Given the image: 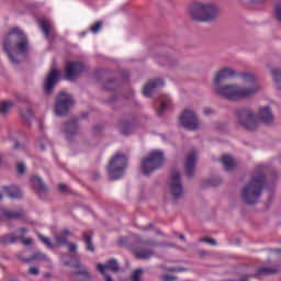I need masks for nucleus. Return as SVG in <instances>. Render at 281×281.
I'll return each mask as SVG.
<instances>
[{
    "mask_svg": "<svg viewBox=\"0 0 281 281\" xmlns=\"http://www.w3.org/2000/svg\"><path fill=\"white\" fill-rule=\"evenodd\" d=\"M170 104V98L166 97L165 99L161 100V105L157 110V115L158 117H161L164 115V111L168 109V105Z\"/></svg>",
    "mask_w": 281,
    "mask_h": 281,
    "instance_id": "nucleus-33",
    "label": "nucleus"
},
{
    "mask_svg": "<svg viewBox=\"0 0 281 281\" xmlns=\"http://www.w3.org/2000/svg\"><path fill=\"white\" fill-rule=\"evenodd\" d=\"M274 19L281 23V0L274 7Z\"/></svg>",
    "mask_w": 281,
    "mask_h": 281,
    "instance_id": "nucleus-39",
    "label": "nucleus"
},
{
    "mask_svg": "<svg viewBox=\"0 0 281 281\" xmlns=\"http://www.w3.org/2000/svg\"><path fill=\"white\" fill-rule=\"evenodd\" d=\"M19 240L23 243L25 246L32 245V238H25L24 236H20Z\"/></svg>",
    "mask_w": 281,
    "mask_h": 281,
    "instance_id": "nucleus-45",
    "label": "nucleus"
},
{
    "mask_svg": "<svg viewBox=\"0 0 281 281\" xmlns=\"http://www.w3.org/2000/svg\"><path fill=\"white\" fill-rule=\"evenodd\" d=\"M144 229L145 231L153 229V224H149V225L145 226Z\"/></svg>",
    "mask_w": 281,
    "mask_h": 281,
    "instance_id": "nucleus-59",
    "label": "nucleus"
},
{
    "mask_svg": "<svg viewBox=\"0 0 281 281\" xmlns=\"http://www.w3.org/2000/svg\"><path fill=\"white\" fill-rule=\"evenodd\" d=\"M59 192H69V187L67 184L60 183L58 184Z\"/></svg>",
    "mask_w": 281,
    "mask_h": 281,
    "instance_id": "nucleus-48",
    "label": "nucleus"
},
{
    "mask_svg": "<svg viewBox=\"0 0 281 281\" xmlns=\"http://www.w3.org/2000/svg\"><path fill=\"white\" fill-rule=\"evenodd\" d=\"M12 106H14V103H12V101H3L0 104V113H8L10 109H12Z\"/></svg>",
    "mask_w": 281,
    "mask_h": 281,
    "instance_id": "nucleus-35",
    "label": "nucleus"
},
{
    "mask_svg": "<svg viewBox=\"0 0 281 281\" xmlns=\"http://www.w3.org/2000/svg\"><path fill=\"white\" fill-rule=\"evenodd\" d=\"M66 246L71 254H76V251H78V246L74 243L68 241V244H66Z\"/></svg>",
    "mask_w": 281,
    "mask_h": 281,
    "instance_id": "nucleus-43",
    "label": "nucleus"
},
{
    "mask_svg": "<svg viewBox=\"0 0 281 281\" xmlns=\"http://www.w3.org/2000/svg\"><path fill=\"white\" fill-rule=\"evenodd\" d=\"M168 188L175 201H178V199L183 196V182H181V173L179 171H173L171 173Z\"/></svg>",
    "mask_w": 281,
    "mask_h": 281,
    "instance_id": "nucleus-10",
    "label": "nucleus"
},
{
    "mask_svg": "<svg viewBox=\"0 0 281 281\" xmlns=\"http://www.w3.org/2000/svg\"><path fill=\"white\" fill-rule=\"evenodd\" d=\"M199 258H205L206 256H210V252L206 250H198Z\"/></svg>",
    "mask_w": 281,
    "mask_h": 281,
    "instance_id": "nucleus-49",
    "label": "nucleus"
},
{
    "mask_svg": "<svg viewBox=\"0 0 281 281\" xmlns=\"http://www.w3.org/2000/svg\"><path fill=\"white\" fill-rule=\"evenodd\" d=\"M64 133L67 139H71L76 133H78V121L76 119H70L64 124Z\"/></svg>",
    "mask_w": 281,
    "mask_h": 281,
    "instance_id": "nucleus-21",
    "label": "nucleus"
},
{
    "mask_svg": "<svg viewBox=\"0 0 281 281\" xmlns=\"http://www.w3.org/2000/svg\"><path fill=\"white\" fill-rule=\"evenodd\" d=\"M58 80H60V71L56 68L50 69L43 85L46 95H49L54 91V87H56Z\"/></svg>",
    "mask_w": 281,
    "mask_h": 281,
    "instance_id": "nucleus-12",
    "label": "nucleus"
},
{
    "mask_svg": "<svg viewBox=\"0 0 281 281\" xmlns=\"http://www.w3.org/2000/svg\"><path fill=\"white\" fill-rule=\"evenodd\" d=\"M134 256L137 260H150L155 256V251L150 248H135Z\"/></svg>",
    "mask_w": 281,
    "mask_h": 281,
    "instance_id": "nucleus-23",
    "label": "nucleus"
},
{
    "mask_svg": "<svg viewBox=\"0 0 281 281\" xmlns=\"http://www.w3.org/2000/svg\"><path fill=\"white\" fill-rule=\"evenodd\" d=\"M40 27L47 41H56V29H54V25L49 22V20H41L40 21Z\"/></svg>",
    "mask_w": 281,
    "mask_h": 281,
    "instance_id": "nucleus-16",
    "label": "nucleus"
},
{
    "mask_svg": "<svg viewBox=\"0 0 281 281\" xmlns=\"http://www.w3.org/2000/svg\"><path fill=\"white\" fill-rule=\"evenodd\" d=\"M3 192H5L10 199H23V192L16 186L3 187Z\"/></svg>",
    "mask_w": 281,
    "mask_h": 281,
    "instance_id": "nucleus-25",
    "label": "nucleus"
},
{
    "mask_svg": "<svg viewBox=\"0 0 281 281\" xmlns=\"http://www.w3.org/2000/svg\"><path fill=\"white\" fill-rule=\"evenodd\" d=\"M24 102H30L27 99H24Z\"/></svg>",
    "mask_w": 281,
    "mask_h": 281,
    "instance_id": "nucleus-64",
    "label": "nucleus"
},
{
    "mask_svg": "<svg viewBox=\"0 0 281 281\" xmlns=\"http://www.w3.org/2000/svg\"><path fill=\"white\" fill-rule=\"evenodd\" d=\"M45 144H47V140L46 139H44L43 142H40V148H41V150H45L46 148H45Z\"/></svg>",
    "mask_w": 281,
    "mask_h": 281,
    "instance_id": "nucleus-54",
    "label": "nucleus"
},
{
    "mask_svg": "<svg viewBox=\"0 0 281 281\" xmlns=\"http://www.w3.org/2000/svg\"><path fill=\"white\" fill-rule=\"evenodd\" d=\"M38 238L43 245H45L48 249H54V244L49 239V237H45L43 234H38Z\"/></svg>",
    "mask_w": 281,
    "mask_h": 281,
    "instance_id": "nucleus-36",
    "label": "nucleus"
},
{
    "mask_svg": "<svg viewBox=\"0 0 281 281\" xmlns=\"http://www.w3.org/2000/svg\"><path fill=\"white\" fill-rule=\"evenodd\" d=\"M105 91H115V87H117V82L113 79L109 80L104 83Z\"/></svg>",
    "mask_w": 281,
    "mask_h": 281,
    "instance_id": "nucleus-38",
    "label": "nucleus"
},
{
    "mask_svg": "<svg viewBox=\"0 0 281 281\" xmlns=\"http://www.w3.org/2000/svg\"><path fill=\"white\" fill-rule=\"evenodd\" d=\"M180 124L187 131H199L201 123L199 122V116L191 109H184L182 114L179 117Z\"/></svg>",
    "mask_w": 281,
    "mask_h": 281,
    "instance_id": "nucleus-8",
    "label": "nucleus"
},
{
    "mask_svg": "<svg viewBox=\"0 0 281 281\" xmlns=\"http://www.w3.org/2000/svg\"><path fill=\"white\" fill-rule=\"evenodd\" d=\"M169 271H170L171 273H181V271H186V269L172 267V268H169Z\"/></svg>",
    "mask_w": 281,
    "mask_h": 281,
    "instance_id": "nucleus-50",
    "label": "nucleus"
},
{
    "mask_svg": "<svg viewBox=\"0 0 281 281\" xmlns=\"http://www.w3.org/2000/svg\"><path fill=\"white\" fill-rule=\"evenodd\" d=\"M142 276H144V269L138 268L132 273V281H142Z\"/></svg>",
    "mask_w": 281,
    "mask_h": 281,
    "instance_id": "nucleus-37",
    "label": "nucleus"
},
{
    "mask_svg": "<svg viewBox=\"0 0 281 281\" xmlns=\"http://www.w3.org/2000/svg\"><path fill=\"white\" fill-rule=\"evenodd\" d=\"M102 30V22H95L90 26V32L92 34H98Z\"/></svg>",
    "mask_w": 281,
    "mask_h": 281,
    "instance_id": "nucleus-40",
    "label": "nucleus"
},
{
    "mask_svg": "<svg viewBox=\"0 0 281 281\" xmlns=\"http://www.w3.org/2000/svg\"><path fill=\"white\" fill-rule=\"evenodd\" d=\"M196 168V151L190 153L184 160V170L189 179L194 177V170Z\"/></svg>",
    "mask_w": 281,
    "mask_h": 281,
    "instance_id": "nucleus-15",
    "label": "nucleus"
},
{
    "mask_svg": "<svg viewBox=\"0 0 281 281\" xmlns=\"http://www.w3.org/2000/svg\"><path fill=\"white\" fill-rule=\"evenodd\" d=\"M32 260H41L42 262H49V257L45 255L44 252L36 251L32 255Z\"/></svg>",
    "mask_w": 281,
    "mask_h": 281,
    "instance_id": "nucleus-34",
    "label": "nucleus"
},
{
    "mask_svg": "<svg viewBox=\"0 0 281 281\" xmlns=\"http://www.w3.org/2000/svg\"><path fill=\"white\" fill-rule=\"evenodd\" d=\"M22 117H24V120H30V117H32V110H27V114L21 112Z\"/></svg>",
    "mask_w": 281,
    "mask_h": 281,
    "instance_id": "nucleus-51",
    "label": "nucleus"
},
{
    "mask_svg": "<svg viewBox=\"0 0 281 281\" xmlns=\"http://www.w3.org/2000/svg\"><path fill=\"white\" fill-rule=\"evenodd\" d=\"M23 218H25L24 210L11 211L8 209H3L0 212V220L2 221H21Z\"/></svg>",
    "mask_w": 281,
    "mask_h": 281,
    "instance_id": "nucleus-14",
    "label": "nucleus"
},
{
    "mask_svg": "<svg viewBox=\"0 0 281 281\" xmlns=\"http://www.w3.org/2000/svg\"><path fill=\"white\" fill-rule=\"evenodd\" d=\"M240 78L247 85H251L252 82H256V75L251 72H241Z\"/></svg>",
    "mask_w": 281,
    "mask_h": 281,
    "instance_id": "nucleus-32",
    "label": "nucleus"
},
{
    "mask_svg": "<svg viewBox=\"0 0 281 281\" xmlns=\"http://www.w3.org/2000/svg\"><path fill=\"white\" fill-rule=\"evenodd\" d=\"M221 162L223 164L225 170H234V168H236V160L229 155H223Z\"/></svg>",
    "mask_w": 281,
    "mask_h": 281,
    "instance_id": "nucleus-27",
    "label": "nucleus"
},
{
    "mask_svg": "<svg viewBox=\"0 0 281 281\" xmlns=\"http://www.w3.org/2000/svg\"><path fill=\"white\" fill-rule=\"evenodd\" d=\"M2 159H3V156H1V154H0V164H1Z\"/></svg>",
    "mask_w": 281,
    "mask_h": 281,
    "instance_id": "nucleus-62",
    "label": "nucleus"
},
{
    "mask_svg": "<svg viewBox=\"0 0 281 281\" xmlns=\"http://www.w3.org/2000/svg\"><path fill=\"white\" fill-rule=\"evenodd\" d=\"M1 199H3V195L0 193V201H1Z\"/></svg>",
    "mask_w": 281,
    "mask_h": 281,
    "instance_id": "nucleus-63",
    "label": "nucleus"
},
{
    "mask_svg": "<svg viewBox=\"0 0 281 281\" xmlns=\"http://www.w3.org/2000/svg\"><path fill=\"white\" fill-rule=\"evenodd\" d=\"M25 170H26L25 164L19 162L16 166L18 175H25Z\"/></svg>",
    "mask_w": 281,
    "mask_h": 281,
    "instance_id": "nucleus-42",
    "label": "nucleus"
},
{
    "mask_svg": "<svg viewBox=\"0 0 281 281\" xmlns=\"http://www.w3.org/2000/svg\"><path fill=\"white\" fill-rule=\"evenodd\" d=\"M229 78H236V71L231 68H223L215 74L214 87L215 89L221 87V82L224 80H229Z\"/></svg>",
    "mask_w": 281,
    "mask_h": 281,
    "instance_id": "nucleus-13",
    "label": "nucleus"
},
{
    "mask_svg": "<svg viewBox=\"0 0 281 281\" xmlns=\"http://www.w3.org/2000/svg\"><path fill=\"white\" fill-rule=\"evenodd\" d=\"M105 281H113V278H111L109 274H105Z\"/></svg>",
    "mask_w": 281,
    "mask_h": 281,
    "instance_id": "nucleus-58",
    "label": "nucleus"
},
{
    "mask_svg": "<svg viewBox=\"0 0 281 281\" xmlns=\"http://www.w3.org/2000/svg\"><path fill=\"white\" fill-rule=\"evenodd\" d=\"M266 168L265 166H259L258 173H255L251 180L241 190V199L247 205H256L262 195V190H265V186H267V178L265 177Z\"/></svg>",
    "mask_w": 281,
    "mask_h": 281,
    "instance_id": "nucleus-3",
    "label": "nucleus"
},
{
    "mask_svg": "<svg viewBox=\"0 0 281 281\" xmlns=\"http://www.w3.org/2000/svg\"><path fill=\"white\" fill-rule=\"evenodd\" d=\"M69 236H71V232L68 229L61 231L59 232L57 235H55L54 240L57 245H67L69 241L67 240V238H69Z\"/></svg>",
    "mask_w": 281,
    "mask_h": 281,
    "instance_id": "nucleus-26",
    "label": "nucleus"
},
{
    "mask_svg": "<svg viewBox=\"0 0 281 281\" xmlns=\"http://www.w3.org/2000/svg\"><path fill=\"white\" fill-rule=\"evenodd\" d=\"M29 273H30L31 276H38V273H41V271H40L38 268H36V267H31V268L29 269Z\"/></svg>",
    "mask_w": 281,
    "mask_h": 281,
    "instance_id": "nucleus-47",
    "label": "nucleus"
},
{
    "mask_svg": "<svg viewBox=\"0 0 281 281\" xmlns=\"http://www.w3.org/2000/svg\"><path fill=\"white\" fill-rule=\"evenodd\" d=\"M220 183H221L220 178H217L215 181L214 180L211 181V186H220Z\"/></svg>",
    "mask_w": 281,
    "mask_h": 281,
    "instance_id": "nucleus-55",
    "label": "nucleus"
},
{
    "mask_svg": "<svg viewBox=\"0 0 281 281\" xmlns=\"http://www.w3.org/2000/svg\"><path fill=\"white\" fill-rule=\"evenodd\" d=\"M97 269L101 276H105L106 269H110L113 273H117V271H120V266L117 265V260L110 259L106 265L98 263Z\"/></svg>",
    "mask_w": 281,
    "mask_h": 281,
    "instance_id": "nucleus-20",
    "label": "nucleus"
},
{
    "mask_svg": "<svg viewBox=\"0 0 281 281\" xmlns=\"http://www.w3.org/2000/svg\"><path fill=\"white\" fill-rule=\"evenodd\" d=\"M161 280H164V281H177V277H172L170 274H164L161 277Z\"/></svg>",
    "mask_w": 281,
    "mask_h": 281,
    "instance_id": "nucleus-46",
    "label": "nucleus"
},
{
    "mask_svg": "<svg viewBox=\"0 0 281 281\" xmlns=\"http://www.w3.org/2000/svg\"><path fill=\"white\" fill-rule=\"evenodd\" d=\"M187 12L193 23H215L221 16L218 4L210 1H194L189 4Z\"/></svg>",
    "mask_w": 281,
    "mask_h": 281,
    "instance_id": "nucleus-2",
    "label": "nucleus"
},
{
    "mask_svg": "<svg viewBox=\"0 0 281 281\" xmlns=\"http://www.w3.org/2000/svg\"><path fill=\"white\" fill-rule=\"evenodd\" d=\"M164 166V151H151L140 164L143 175H150Z\"/></svg>",
    "mask_w": 281,
    "mask_h": 281,
    "instance_id": "nucleus-7",
    "label": "nucleus"
},
{
    "mask_svg": "<svg viewBox=\"0 0 281 281\" xmlns=\"http://www.w3.org/2000/svg\"><path fill=\"white\" fill-rule=\"evenodd\" d=\"M280 273V269L278 268H267V267H262V268H258L256 270V276H276Z\"/></svg>",
    "mask_w": 281,
    "mask_h": 281,
    "instance_id": "nucleus-28",
    "label": "nucleus"
},
{
    "mask_svg": "<svg viewBox=\"0 0 281 281\" xmlns=\"http://www.w3.org/2000/svg\"><path fill=\"white\" fill-rule=\"evenodd\" d=\"M75 267L80 270L72 272L71 276L75 278L81 277V281H91V273H89V270H87L82 263L77 262Z\"/></svg>",
    "mask_w": 281,
    "mask_h": 281,
    "instance_id": "nucleus-24",
    "label": "nucleus"
},
{
    "mask_svg": "<svg viewBox=\"0 0 281 281\" xmlns=\"http://www.w3.org/2000/svg\"><path fill=\"white\" fill-rule=\"evenodd\" d=\"M160 87H164V79L158 78L149 80L143 89V95H145V98H150V95H153L157 89H160Z\"/></svg>",
    "mask_w": 281,
    "mask_h": 281,
    "instance_id": "nucleus-17",
    "label": "nucleus"
},
{
    "mask_svg": "<svg viewBox=\"0 0 281 281\" xmlns=\"http://www.w3.org/2000/svg\"><path fill=\"white\" fill-rule=\"evenodd\" d=\"M179 60L176 57L172 56H161L158 58L159 65H165L167 67H175Z\"/></svg>",
    "mask_w": 281,
    "mask_h": 281,
    "instance_id": "nucleus-29",
    "label": "nucleus"
},
{
    "mask_svg": "<svg viewBox=\"0 0 281 281\" xmlns=\"http://www.w3.org/2000/svg\"><path fill=\"white\" fill-rule=\"evenodd\" d=\"M19 240V236L14 234H7L0 237V245H14Z\"/></svg>",
    "mask_w": 281,
    "mask_h": 281,
    "instance_id": "nucleus-30",
    "label": "nucleus"
},
{
    "mask_svg": "<svg viewBox=\"0 0 281 281\" xmlns=\"http://www.w3.org/2000/svg\"><path fill=\"white\" fill-rule=\"evenodd\" d=\"M136 126L137 125L133 120H123L119 123V128L122 135H131V133H134Z\"/></svg>",
    "mask_w": 281,
    "mask_h": 281,
    "instance_id": "nucleus-22",
    "label": "nucleus"
},
{
    "mask_svg": "<svg viewBox=\"0 0 281 281\" xmlns=\"http://www.w3.org/2000/svg\"><path fill=\"white\" fill-rule=\"evenodd\" d=\"M85 71H87V66L82 61H68L65 67V79L74 82Z\"/></svg>",
    "mask_w": 281,
    "mask_h": 281,
    "instance_id": "nucleus-11",
    "label": "nucleus"
},
{
    "mask_svg": "<svg viewBox=\"0 0 281 281\" xmlns=\"http://www.w3.org/2000/svg\"><path fill=\"white\" fill-rule=\"evenodd\" d=\"M14 148H21V144H19V142L14 143Z\"/></svg>",
    "mask_w": 281,
    "mask_h": 281,
    "instance_id": "nucleus-61",
    "label": "nucleus"
},
{
    "mask_svg": "<svg viewBox=\"0 0 281 281\" xmlns=\"http://www.w3.org/2000/svg\"><path fill=\"white\" fill-rule=\"evenodd\" d=\"M82 239L86 244L87 251H95V247H93V237L91 235L87 234V232H83Z\"/></svg>",
    "mask_w": 281,
    "mask_h": 281,
    "instance_id": "nucleus-31",
    "label": "nucleus"
},
{
    "mask_svg": "<svg viewBox=\"0 0 281 281\" xmlns=\"http://www.w3.org/2000/svg\"><path fill=\"white\" fill-rule=\"evenodd\" d=\"M20 260L21 262H26V263L34 262V259H32V256L29 258H20Z\"/></svg>",
    "mask_w": 281,
    "mask_h": 281,
    "instance_id": "nucleus-53",
    "label": "nucleus"
},
{
    "mask_svg": "<svg viewBox=\"0 0 281 281\" xmlns=\"http://www.w3.org/2000/svg\"><path fill=\"white\" fill-rule=\"evenodd\" d=\"M128 166V158L124 154H116L109 162L108 175L111 181H117L124 177V170Z\"/></svg>",
    "mask_w": 281,
    "mask_h": 281,
    "instance_id": "nucleus-5",
    "label": "nucleus"
},
{
    "mask_svg": "<svg viewBox=\"0 0 281 281\" xmlns=\"http://www.w3.org/2000/svg\"><path fill=\"white\" fill-rule=\"evenodd\" d=\"M74 105V97L71 94H67L65 92H60L57 97L55 104V113L59 117L63 115H67Z\"/></svg>",
    "mask_w": 281,
    "mask_h": 281,
    "instance_id": "nucleus-9",
    "label": "nucleus"
},
{
    "mask_svg": "<svg viewBox=\"0 0 281 281\" xmlns=\"http://www.w3.org/2000/svg\"><path fill=\"white\" fill-rule=\"evenodd\" d=\"M271 75H272L274 82H281V70L280 69L271 70Z\"/></svg>",
    "mask_w": 281,
    "mask_h": 281,
    "instance_id": "nucleus-41",
    "label": "nucleus"
},
{
    "mask_svg": "<svg viewBox=\"0 0 281 281\" xmlns=\"http://www.w3.org/2000/svg\"><path fill=\"white\" fill-rule=\"evenodd\" d=\"M200 243H207L209 245H213L215 247L216 240L210 237H203L200 239Z\"/></svg>",
    "mask_w": 281,
    "mask_h": 281,
    "instance_id": "nucleus-44",
    "label": "nucleus"
},
{
    "mask_svg": "<svg viewBox=\"0 0 281 281\" xmlns=\"http://www.w3.org/2000/svg\"><path fill=\"white\" fill-rule=\"evenodd\" d=\"M93 179H100V173L99 172H93Z\"/></svg>",
    "mask_w": 281,
    "mask_h": 281,
    "instance_id": "nucleus-57",
    "label": "nucleus"
},
{
    "mask_svg": "<svg viewBox=\"0 0 281 281\" xmlns=\"http://www.w3.org/2000/svg\"><path fill=\"white\" fill-rule=\"evenodd\" d=\"M19 232H20V234L25 235V234H27V228L21 227V228H19Z\"/></svg>",
    "mask_w": 281,
    "mask_h": 281,
    "instance_id": "nucleus-56",
    "label": "nucleus"
},
{
    "mask_svg": "<svg viewBox=\"0 0 281 281\" xmlns=\"http://www.w3.org/2000/svg\"><path fill=\"white\" fill-rule=\"evenodd\" d=\"M27 36L19 29H12L3 40V50L12 65H21V56H27Z\"/></svg>",
    "mask_w": 281,
    "mask_h": 281,
    "instance_id": "nucleus-1",
    "label": "nucleus"
},
{
    "mask_svg": "<svg viewBox=\"0 0 281 281\" xmlns=\"http://www.w3.org/2000/svg\"><path fill=\"white\" fill-rule=\"evenodd\" d=\"M236 120L246 131H256L258 128V119L251 108H239L235 112Z\"/></svg>",
    "mask_w": 281,
    "mask_h": 281,
    "instance_id": "nucleus-6",
    "label": "nucleus"
},
{
    "mask_svg": "<svg viewBox=\"0 0 281 281\" xmlns=\"http://www.w3.org/2000/svg\"><path fill=\"white\" fill-rule=\"evenodd\" d=\"M31 183L36 194L40 196L47 193V184L43 182V179L38 176L31 177Z\"/></svg>",
    "mask_w": 281,
    "mask_h": 281,
    "instance_id": "nucleus-19",
    "label": "nucleus"
},
{
    "mask_svg": "<svg viewBox=\"0 0 281 281\" xmlns=\"http://www.w3.org/2000/svg\"><path fill=\"white\" fill-rule=\"evenodd\" d=\"M258 117L262 124H266V126H271V124H273V120H276L273 112H271V106L260 108Z\"/></svg>",
    "mask_w": 281,
    "mask_h": 281,
    "instance_id": "nucleus-18",
    "label": "nucleus"
},
{
    "mask_svg": "<svg viewBox=\"0 0 281 281\" xmlns=\"http://www.w3.org/2000/svg\"><path fill=\"white\" fill-rule=\"evenodd\" d=\"M203 113L204 115H212V113H214V110H212L211 108H205Z\"/></svg>",
    "mask_w": 281,
    "mask_h": 281,
    "instance_id": "nucleus-52",
    "label": "nucleus"
},
{
    "mask_svg": "<svg viewBox=\"0 0 281 281\" xmlns=\"http://www.w3.org/2000/svg\"><path fill=\"white\" fill-rule=\"evenodd\" d=\"M215 91L217 95H222L226 100H245L247 98H254L260 91V86L255 85L251 88H245L238 85H225L215 88Z\"/></svg>",
    "mask_w": 281,
    "mask_h": 281,
    "instance_id": "nucleus-4",
    "label": "nucleus"
},
{
    "mask_svg": "<svg viewBox=\"0 0 281 281\" xmlns=\"http://www.w3.org/2000/svg\"><path fill=\"white\" fill-rule=\"evenodd\" d=\"M179 238H180V240H186V235L180 234V235H179Z\"/></svg>",
    "mask_w": 281,
    "mask_h": 281,
    "instance_id": "nucleus-60",
    "label": "nucleus"
}]
</instances>
